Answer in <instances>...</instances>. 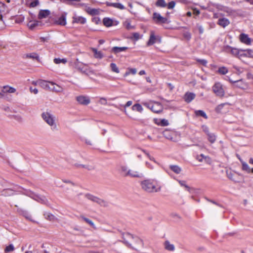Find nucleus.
<instances>
[{"instance_id": "4d7b16f0", "label": "nucleus", "mask_w": 253, "mask_h": 253, "mask_svg": "<svg viewBox=\"0 0 253 253\" xmlns=\"http://www.w3.org/2000/svg\"><path fill=\"white\" fill-rule=\"evenodd\" d=\"M39 4V1L38 0H35L33 1L30 3V6L32 7H34L37 6Z\"/></svg>"}, {"instance_id": "423d86ee", "label": "nucleus", "mask_w": 253, "mask_h": 253, "mask_svg": "<svg viewBox=\"0 0 253 253\" xmlns=\"http://www.w3.org/2000/svg\"><path fill=\"white\" fill-rule=\"evenodd\" d=\"M24 194L42 204H46L47 201L44 196H40L39 195H36L30 191L26 190Z\"/></svg>"}, {"instance_id": "09e8293b", "label": "nucleus", "mask_w": 253, "mask_h": 253, "mask_svg": "<svg viewBox=\"0 0 253 253\" xmlns=\"http://www.w3.org/2000/svg\"><path fill=\"white\" fill-rule=\"evenodd\" d=\"M169 133H170V131L168 129H166L163 132L164 136L166 138H167V139H171L172 136L169 134Z\"/></svg>"}, {"instance_id": "2eb2a0df", "label": "nucleus", "mask_w": 253, "mask_h": 253, "mask_svg": "<svg viewBox=\"0 0 253 253\" xmlns=\"http://www.w3.org/2000/svg\"><path fill=\"white\" fill-rule=\"evenodd\" d=\"M229 81L230 83L234 84L236 87L244 89L246 88L247 85L244 83L242 80L234 81L231 79H229Z\"/></svg>"}, {"instance_id": "de8ad7c7", "label": "nucleus", "mask_w": 253, "mask_h": 253, "mask_svg": "<svg viewBox=\"0 0 253 253\" xmlns=\"http://www.w3.org/2000/svg\"><path fill=\"white\" fill-rule=\"evenodd\" d=\"M218 72L221 75H225L228 72L227 69L225 67H222L218 69Z\"/></svg>"}, {"instance_id": "5fc2aeb1", "label": "nucleus", "mask_w": 253, "mask_h": 253, "mask_svg": "<svg viewBox=\"0 0 253 253\" xmlns=\"http://www.w3.org/2000/svg\"><path fill=\"white\" fill-rule=\"evenodd\" d=\"M197 61L205 66L207 65V64L208 63L207 61L205 59H197Z\"/></svg>"}, {"instance_id": "9b49d317", "label": "nucleus", "mask_w": 253, "mask_h": 253, "mask_svg": "<svg viewBox=\"0 0 253 253\" xmlns=\"http://www.w3.org/2000/svg\"><path fill=\"white\" fill-rule=\"evenodd\" d=\"M76 100L79 104L83 105H87L90 102V99L88 97L84 95L77 96L76 97Z\"/></svg>"}, {"instance_id": "2f4dec72", "label": "nucleus", "mask_w": 253, "mask_h": 253, "mask_svg": "<svg viewBox=\"0 0 253 253\" xmlns=\"http://www.w3.org/2000/svg\"><path fill=\"white\" fill-rule=\"evenodd\" d=\"M25 56H26V57H27V58H31L33 59H36L38 61H39V60H40L39 55L37 53H35V52L26 54Z\"/></svg>"}, {"instance_id": "1a4fd4ad", "label": "nucleus", "mask_w": 253, "mask_h": 253, "mask_svg": "<svg viewBox=\"0 0 253 253\" xmlns=\"http://www.w3.org/2000/svg\"><path fill=\"white\" fill-rule=\"evenodd\" d=\"M153 18L157 24H164L168 23L167 18L162 17L159 13L155 12L153 13Z\"/></svg>"}, {"instance_id": "603ef678", "label": "nucleus", "mask_w": 253, "mask_h": 253, "mask_svg": "<svg viewBox=\"0 0 253 253\" xmlns=\"http://www.w3.org/2000/svg\"><path fill=\"white\" fill-rule=\"evenodd\" d=\"M227 176H228V177L231 180L235 181V182H238L239 181L236 179L235 177H234V176H235V174H233V173H232L231 172H230V173H227Z\"/></svg>"}, {"instance_id": "a878e982", "label": "nucleus", "mask_w": 253, "mask_h": 253, "mask_svg": "<svg viewBox=\"0 0 253 253\" xmlns=\"http://www.w3.org/2000/svg\"><path fill=\"white\" fill-rule=\"evenodd\" d=\"M99 9H95V8H91L90 7H88L87 10L86 12L90 15L93 16V15H97L99 14L100 11Z\"/></svg>"}, {"instance_id": "13d9d810", "label": "nucleus", "mask_w": 253, "mask_h": 253, "mask_svg": "<svg viewBox=\"0 0 253 253\" xmlns=\"http://www.w3.org/2000/svg\"><path fill=\"white\" fill-rule=\"evenodd\" d=\"M24 17L23 16H19L18 17H17L15 19V22L17 23H20L24 21Z\"/></svg>"}, {"instance_id": "c85d7f7f", "label": "nucleus", "mask_w": 253, "mask_h": 253, "mask_svg": "<svg viewBox=\"0 0 253 253\" xmlns=\"http://www.w3.org/2000/svg\"><path fill=\"white\" fill-rule=\"evenodd\" d=\"M103 23L104 25L107 27L112 26L113 25L112 19L108 17H105L103 19Z\"/></svg>"}, {"instance_id": "4be33fe9", "label": "nucleus", "mask_w": 253, "mask_h": 253, "mask_svg": "<svg viewBox=\"0 0 253 253\" xmlns=\"http://www.w3.org/2000/svg\"><path fill=\"white\" fill-rule=\"evenodd\" d=\"M230 23V22L228 19L225 18H219L218 19L217 24L220 26L225 28L226 26H228Z\"/></svg>"}, {"instance_id": "49530a36", "label": "nucleus", "mask_w": 253, "mask_h": 253, "mask_svg": "<svg viewBox=\"0 0 253 253\" xmlns=\"http://www.w3.org/2000/svg\"><path fill=\"white\" fill-rule=\"evenodd\" d=\"M177 181H178V183L181 186H184L186 190L190 192L191 188L189 186L186 184V182L185 181L180 180H178Z\"/></svg>"}, {"instance_id": "8fccbe9b", "label": "nucleus", "mask_w": 253, "mask_h": 253, "mask_svg": "<svg viewBox=\"0 0 253 253\" xmlns=\"http://www.w3.org/2000/svg\"><path fill=\"white\" fill-rule=\"evenodd\" d=\"M160 122V126H169V125L168 121L165 119H161Z\"/></svg>"}, {"instance_id": "4468645a", "label": "nucleus", "mask_w": 253, "mask_h": 253, "mask_svg": "<svg viewBox=\"0 0 253 253\" xmlns=\"http://www.w3.org/2000/svg\"><path fill=\"white\" fill-rule=\"evenodd\" d=\"M51 82H47L44 80H40L37 81L36 84H38L44 89H50Z\"/></svg>"}, {"instance_id": "412c9836", "label": "nucleus", "mask_w": 253, "mask_h": 253, "mask_svg": "<svg viewBox=\"0 0 253 253\" xmlns=\"http://www.w3.org/2000/svg\"><path fill=\"white\" fill-rule=\"evenodd\" d=\"M49 90L55 92H61L63 90V88L61 86L55 84L54 83L51 82L50 87Z\"/></svg>"}, {"instance_id": "ddd939ff", "label": "nucleus", "mask_w": 253, "mask_h": 253, "mask_svg": "<svg viewBox=\"0 0 253 253\" xmlns=\"http://www.w3.org/2000/svg\"><path fill=\"white\" fill-rule=\"evenodd\" d=\"M66 13L64 12L62 13L61 15L55 21V23L57 25L65 26L66 24Z\"/></svg>"}, {"instance_id": "6e6552de", "label": "nucleus", "mask_w": 253, "mask_h": 253, "mask_svg": "<svg viewBox=\"0 0 253 253\" xmlns=\"http://www.w3.org/2000/svg\"><path fill=\"white\" fill-rule=\"evenodd\" d=\"M85 197L88 200L95 202L102 206L105 207L107 206V203L106 201L92 195L87 194L85 195Z\"/></svg>"}, {"instance_id": "7c9ffc66", "label": "nucleus", "mask_w": 253, "mask_h": 253, "mask_svg": "<svg viewBox=\"0 0 253 253\" xmlns=\"http://www.w3.org/2000/svg\"><path fill=\"white\" fill-rule=\"evenodd\" d=\"M226 51H230L232 54L235 56H238L239 53V50L235 48H232L230 46H227L226 47Z\"/></svg>"}, {"instance_id": "5701e85b", "label": "nucleus", "mask_w": 253, "mask_h": 253, "mask_svg": "<svg viewBox=\"0 0 253 253\" xmlns=\"http://www.w3.org/2000/svg\"><path fill=\"white\" fill-rule=\"evenodd\" d=\"M165 249L169 251L173 252L175 250L174 245L171 244L169 241H166L164 244Z\"/></svg>"}, {"instance_id": "58836bf2", "label": "nucleus", "mask_w": 253, "mask_h": 253, "mask_svg": "<svg viewBox=\"0 0 253 253\" xmlns=\"http://www.w3.org/2000/svg\"><path fill=\"white\" fill-rule=\"evenodd\" d=\"M44 215L45 218L50 221H54L56 219L55 216L50 213H46Z\"/></svg>"}, {"instance_id": "cd10ccee", "label": "nucleus", "mask_w": 253, "mask_h": 253, "mask_svg": "<svg viewBox=\"0 0 253 253\" xmlns=\"http://www.w3.org/2000/svg\"><path fill=\"white\" fill-rule=\"evenodd\" d=\"M92 51L94 53V56L95 58L101 59L103 57V53L100 51H98L96 48H93Z\"/></svg>"}, {"instance_id": "c9c22d12", "label": "nucleus", "mask_w": 253, "mask_h": 253, "mask_svg": "<svg viewBox=\"0 0 253 253\" xmlns=\"http://www.w3.org/2000/svg\"><path fill=\"white\" fill-rule=\"evenodd\" d=\"M196 159L200 162H203V159H205L206 161H208V160L210 159V158L208 156H205L203 154H201L200 155H197L196 157Z\"/></svg>"}, {"instance_id": "e2e57ef3", "label": "nucleus", "mask_w": 253, "mask_h": 253, "mask_svg": "<svg viewBox=\"0 0 253 253\" xmlns=\"http://www.w3.org/2000/svg\"><path fill=\"white\" fill-rule=\"evenodd\" d=\"M99 102L101 104L106 105V104H107V100L105 98H101L100 99Z\"/></svg>"}, {"instance_id": "bb28decb", "label": "nucleus", "mask_w": 253, "mask_h": 253, "mask_svg": "<svg viewBox=\"0 0 253 253\" xmlns=\"http://www.w3.org/2000/svg\"><path fill=\"white\" fill-rule=\"evenodd\" d=\"M14 194V191L11 189H3L1 192V195L4 196H10Z\"/></svg>"}, {"instance_id": "052dcab7", "label": "nucleus", "mask_w": 253, "mask_h": 253, "mask_svg": "<svg viewBox=\"0 0 253 253\" xmlns=\"http://www.w3.org/2000/svg\"><path fill=\"white\" fill-rule=\"evenodd\" d=\"M197 27L199 30V33L200 34H203L204 32V28H203V27L199 24H197Z\"/></svg>"}, {"instance_id": "f704fd0d", "label": "nucleus", "mask_w": 253, "mask_h": 253, "mask_svg": "<svg viewBox=\"0 0 253 253\" xmlns=\"http://www.w3.org/2000/svg\"><path fill=\"white\" fill-rule=\"evenodd\" d=\"M80 218H82L83 220H84L85 222L89 224L93 228H95V225L94 224L93 222L89 219L85 217L83 215H81Z\"/></svg>"}, {"instance_id": "0eeeda50", "label": "nucleus", "mask_w": 253, "mask_h": 253, "mask_svg": "<svg viewBox=\"0 0 253 253\" xmlns=\"http://www.w3.org/2000/svg\"><path fill=\"white\" fill-rule=\"evenodd\" d=\"M148 108L151 109L153 112L159 113L163 111V107L161 103L155 102L154 104H144Z\"/></svg>"}, {"instance_id": "c03bdc74", "label": "nucleus", "mask_w": 253, "mask_h": 253, "mask_svg": "<svg viewBox=\"0 0 253 253\" xmlns=\"http://www.w3.org/2000/svg\"><path fill=\"white\" fill-rule=\"evenodd\" d=\"M67 62V59L65 58L60 59V58H54V62L55 64H60L61 63H63L65 64Z\"/></svg>"}, {"instance_id": "69168bd1", "label": "nucleus", "mask_w": 253, "mask_h": 253, "mask_svg": "<svg viewBox=\"0 0 253 253\" xmlns=\"http://www.w3.org/2000/svg\"><path fill=\"white\" fill-rule=\"evenodd\" d=\"M128 71L130 72V74L135 75L136 73V69L135 68H129Z\"/></svg>"}, {"instance_id": "b1692460", "label": "nucleus", "mask_w": 253, "mask_h": 253, "mask_svg": "<svg viewBox=\"0 0 253 253\" xmlns=\"http://www.w3.org/2000/svg\"><path fill=\"white\" fill-rule=\"evenodd\" d=\"M2 92L4 93H14L16 91V89L13 87L5 85L3 86Z\"/></svg>"}, {"instance_id": "a19ab883", "label": "nucleus", "mask_w": 253, "mask_h": 253, "mask_svg": "<svg viewBox=\"0 0 253 253\" xmlns=\"http://www.w3.org/2000/svg\"><path fill=\"white\" fill-rule=\"evenodd\" d=\"M40 22L38 21H30L28 24V26L31 29H34L40 24Z\"/></svg>"}, {"instance_id": "dca6fc26", "label": "nucleus", "mask_w": 253, "mask_h": 253, "mask_svg": "<svg viewBox=\"0 0 253 253\" xmlns=\"http://www.w3.org/2000/svg\"><path fill=\"white\" fill-rule=\"evenodd\" d=\"M196 95L192 92H186L184 96V99L187 103L191 102L195 97Z\"/></svg>"}, {"instance_id": "aec40b11", "label": "nucleus", "mask_w": 253, "mask_h": 253, "mask_svg": "<svg viewBox=\"0 0 253 253\" xmlns=\"http://www.w3.org/2000/svg\"><path fill=\"white\" fill-rule=\"evenodd\" d=\"M106 4L108 6H113L122 10L125 8V7L121 3H112L107 1Z\"/></svg>"}, {"instance_id": "864d4df0", "label": "nucleus", "mask_w": 253, "mask_h": 253, "mask_svg": "<svg viewBox=\"0 0 253 253\" xmlns=\"http://www.w3.org/2000/svg\"><path fill=\"white\" fill-rule=\"evenodd\" d=\"M202 130L207 135L208 133H210L211 132L209 131V127L206 125H202L201 126Z\"/></svg>"}, {"instance_id": "a18cd8bd", "label": "nucleus", "mask_w": 253, "mask_h": 253, "mask_svg": "<svg viewBox=\"0 0 253 253\" xmlns=\"http://www.w3.org/2000/svg\"><path fill=\"white\" fill-rule=\"evenodd\" d=\"M22 214L26 218L32 220V216L27 211H22Z\"/></svg>"}, {"instance_id": "bf43d9fd", "label": "nucleus", "mask_w": 253, "mask_h": 253, "mask_svg": "<svg viewBox=\"0 0 253 253\" xmlns=\"http://www.w3.org/2000/svg\"><path fill=\"white\" fill-rule=\"evenodd\" d=\"M175 5V2L174 1H171L168 3V7L169 9L173 8Z\"/></svg>"}, {"instance_id": "0e129e2a", "label": "nucleus", "mask_w": 253, "mask_h": 253, "mask_svg": "<svg viewBox=\"0 0 253 253\" xmlns=\"http://www.w3.org/2000/svg\"><path fill=\"white\" fill-rule=\"evenodd\" d=\"M132 35H133V38L135 40H138L139 39L140 35H139V33H133Z\"/></svg>"}, {"instance_id": "f8f14e48", "label": "nucleus", "mask_w": 253, "mask_h": 253, "mask_svg": "<svg viewBox=\"0 0 253 253\" xmlns=\"http://www.w3.org/2000/svg\"><path fill=\"white\" fill-rule=\"evenodd\" d=\"M156 42H161V38L159 37H156L154 32H151L149 40L147 42V45L150 46L154 44Z\"/></svg>"}, {"instance_id": "9d476101", "label": "nucleus", "mask_w": 253, "mask_h": 253, "mask_svg": "<svg viewBox=\"0 0 253 253\" xmlns=\"http://www.w3.org/2000/svg\"><path fill=\"white\" fill-rule=\"evenodd\" d=\"M125 176H129L132 178H141L143 177V174L138 171L134 169H129L127 171V173L125 174Z\"/></svg>"}, {"instance_id": "c756f323", "label": "nucleus", "mask_w": 253, "mask_h": 253, "mask_svg": "<svg viewBox=\"0 0 253 253\" xmlns=\"http://www.w3.org/2000/svg\"><path fill=\"white\" fill-rule=\"evenodd\" d=\"M170 169L176 174H179L181 171V169L177 165H170Z\"/></svg>"}, {"instance_id": "e433bc0d", "label": "nucleus", "mask_w": 253, "mask_h": 253, "mask_svg": "<svg viewBox=\"0 0 253 253\" xmlns=\"http://www.w3.org/2000/svg\"><path fill=\"white\" fill-rule=\"evenodd\" d=\"M132 109L134 111H137L139 112H141L143 111L142 106L139 104H135L132 107Z\"/></svg>"}, {"instance_id": "473e14b6", "label": "nucleus", "mask_w": 253, "mask_h": 253, "mask_svg": "<svg viewBox=\"0 0 253 253\" xmlns=\"http://www.w3.org/2000/svg\"><path fill=\"white\" fill-rule=\"evenodd\" d=\"M207 136L208 140L211 143H213L215 141L216 137L214 133L211 132L210 133H208Z\"/></svg>"}, {"instance_id": "3c124183", "label": "nucleus", "mask_w": 253, "mask_h": 253, "mask_svg": "<svg viewBox=\"0 0 253 253\" xmlns=\"http://www.w3.org/2000/svg\"><path fill=\"white\" fill-rule=\"evenodd\" d=\"M14 247L12 244H10L9 246L6 247L4 249V251L6 253H8L14 251Z\"/></svg>"}, {"instance_id": "393cba45", "label": "nucleus", "mask_w": 253, "mask_h": 253, "mask_svg": "<svg viewBox=\"0 0 253 253\" xmlns=\"http://www.w3.org/2000/svg\"><path fill=\"white\" fill-rule=\"evenodd\" d=\"M128 49L127 47H118L114 46L112 48V51L115 54H117L121 52L126 50Z\"/></svg>"}, {"instance_id": "f03ea898", "label": "nucleus", "mask_w": 253, "mask_h": 253, "mask_svg": "<svg viewBox=\"0 0 253 253\" xmlns=\"http://www.w3.org/2000/svg\"><path fill=\"white\" fill-rule=\"evenodd\" d=\"M72 66L79 71L86 75L94 74L93 70L90 68H87V65L79 61L78 59L72 62Z\"/></svg>"}, {"instance_id": "680f3d73", "label": "nucleus", "mask_w": 253, "mask_h": 253, "mask_svg": "<svg viewBox=\"0 0 253 253\" xmlns=\"http://www.w3.org/2000/svg\"><path fill=\"white\" fill-rule=\"evenodd\" d=\"M184 37L187 40H189L191 38V35L189 32H186L184 34Z\"/></svg>"}, {"instance_id": "6e6d98bb", "label": "nucleus", "mask_w": 253, "mask_h": 253, "mask_svg": "<svg viewBox=\"0 0 253 253\" xmlns=\"http://www.w3.org/2000/svg\"><path fill=\"white\" fill-rule=\"evenodd\" d=\"M6 6L3 3L0 2V13L4 12L5 10Z\"/></svg>"}, {"instance_id": "f257e3e1", "label": "nucleus", "mask_w": 253, "mask_h": 253, "mask_svg": "<svg viewBox=\"0 0 253 253\" xmlns=\"http://www.w3.org/2000/svg\"><path fill=\"white\" fill-rule=\"evenodd\" d=\"M141 188L148 193L158 192L161 190V186L157 182L151 179L143 180L140 183Z\"/></svg>"}, {"instance_id": "4c0bfd02", "label": "nucleus", "mask_w": 253, "mask_h": 253, "mask_svg": "<svg viewBox=\"0 0 253 253\" xmlns=\"http://www.w3.org/2000/svg\"><path fill=\"white\" fill-rule=\"evenodd\" d=\"M156 5L157 7H165L167 6V3L164 0H158L156 2Z\"/></svg>"}, {"instance_id": "39448f33", "label": "nucleus", "mask_w": 253, "mask_h": 253, "mask_svg": "<svg viewBox=\"0 0 253 253\" xmlns=\"http://www.w3.org/2000/svg\"><path fill=\"white\" fill-rule=\"evenodd\" d=\"M212 89L216 96L222 97L224 96L225 90L222 84L219 83H215L212 87Z\"/></svg>"}, {"instance_id": "774afa93", "label": "nucleus", "mask_w": 253, "mask_h": 253, "mask_svg": "<svg viewBox=\"0 0 253 253\" xmlns=\"http://www.w3.org/2000/svg\"><path fill=\"white\" fill-rule=\"evenodd\" d=\"M30 90L31 92H33L34 94H37L38 92V90L36 88H33V87H31Z\"/></svg>"}, {"instance_id": "ea45409f", "label": "nucleus", "mask_w": 253, "mask_h": 253, "mask_svg": "<svg viewBox=\"0 0 253 253\" xmlns=\"http://www.w3.org/2000/svg\"><path fill=\"white\" fill-rule=\"evenodd\" d=\"M229 104L228 103H222L219 105H218L215 110H216V111L218 113H222V110L223 108V107H224L225 106H227V105H229Z\"/></svg>"}, {"instance_id": "7ed1b4c3", "label": "nucleus", "mask_w": 253, "mask_h": 253, "mask_svg": "<svg viewBox=\"0 0 253 253\" xmlns=\"http://www.w3.org/2000/svg\"><path fill=\"white\" fill-rule=\"evenodd\" d=\"M42 117L43 120L51 127V129L53 131L57 130L58 128L55 123L54 116L47 112H43L42 114Z\"/></svg>"}, {"instance_id": "a211bd4d", "label": "nucleus", "mask_w": 253, "mask_h": 253, "mask_svg": "<svg viewBox=\"0 0 253 253\" xmlns=\"http://www.w3.org/2000/svg\"><path fill=\"white\" fill-rule=\"evenodd\" d=\"M240 41L247 44H250L251 43V41L250 38H249L247 35L245 34H241L240 36Z\"/></svg>"}, {"instance_id": "20e7f679", "label": "nucleus", "mask_w": 253, "mask_h": 253, "mask_svg": "<svg viewBox=\"0 0 253 253\" xmlns=\"http://www.w3.org/2000/svg\"><path fill=\"white\" fill-rule=\"evenodd\" d=\"M122 235H123V238L124 239L123 242L127 247L131 248H133L131 246V244H129L126 240L127 239H129V238L133 239L136 244L140 245L141 246H143V243L142 240L141 239H140L139 238H138V237L134 236L133 235L130 234L129 233L123 234Z\"/></svg>"}, {"instance_id": "72a5a7b5", "label": "nucleus", "mask_w": 253, "mask_h": 253, "mask_svg": "<svg viewBox=\"0 0 253 253\" xmlns=\"http://www.w3.org/2000/svg\"><path fill=\"white\" fill-rule=\"evenodd\" d=\"M195 114L197 116H201L206 119L208 118L206 113L202 110H196L195 111Z\"/></svg>"}, {"instance_id": "79ce46f5", "label": "nucleus", "mask_w": 253, "mask_h": 253, "mask_svg": "<svg viewBox=\"0 0 253 253\" xmlns=\"http://www.w3.org/2000/svg\"><path fill=\"white\" fill-rule=\"evenodd\" d=\"M110 68L112 72L119 73L120 71L116 64L114 63H112L110 64Z\"/></svg>"}, {"instance_id": "6ab92c4d", "label": "nucleus", "mask_w": 253, "mask_h": 253, "mask_svg": "<svg viewBox=\"0 0 253 253\" xmlns=\"http://www.w3.org/2000/svg\"><path fill=\"white\" fill-rule=\"evenodd\" d=\"M50 13L48 10H41L38 15V18L42 19L47 17Z\"/></svg>"}, {"instance_id": "338daca9", "label": "nucleus", "mask_w": 253, "mask_h": 253, "mask_svg": "<svg viewBox=\"0 0 253 253\" xmlns=\"http://www.w3.org/2000/svg\"><path fill=\"white\" fill-rule=\"evenodd\" d=\"M126 28L127 30H130V29H132L134 28V26H131L130 23L128 22V23H126Z\"/></svg>"}, {"instance_id": "f3484780", "label": "nucleus", "mask_w": 253, "mask_h": 253, "mask_svg": "<svg viewBox=\"0 0 253 253\" xmlns=\"http://www.w3.org/2000/svg\"><path fill=\"white\" fill-rule=\"evenodd\" d=\"M73 23H80L81 24H84L86 23V19L82 16H75L73 17Z\"/></svg>"}, {"instance_id": "37998d69", "label": "nucleus", "mask_w": 253, "mask_h": 253, "mask_svg": "<svg viewBox=\"0 0 253 253\" xmlns=\"http://www.w3.org/2000/svg\"><path fill=\"white\" fill-rule=\"evenodd\" d=\"M242 165V169L243 170L246 171V172L249 173L251 172V169L249 167L248 165L244 162H241Z\"/></svg>"}]
</instances>
